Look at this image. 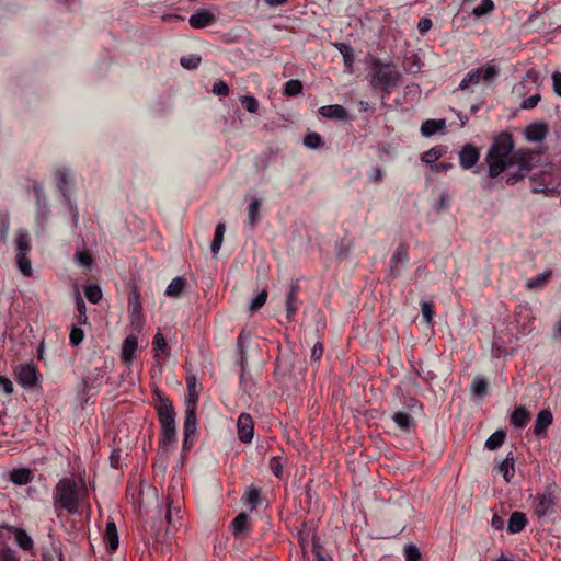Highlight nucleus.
I'll list each match as a JSON object with an SVG mask.
<instances>
[{
  "instance_id": "obj_1",
  "label": "nucleus",
  "mask_w": 561,
  "mask_h": 561,
  "mask_svg": "<svg viewBox=\"0 0 561 561\" xmlns=\"http://www.w3.org/2000/svg\"><path fill=\"white\" fill-rule=\"evenodd\" d=\"M538 152L529 149L514 150L513 137L507 131L500 133L493 140L485 160L489 165V176L497 178L502 172L517 167L506 175V184L515 185L525 179L534 168Z\"/></svg>"
},
{
  "instance_id": "obj_2",
  "label": "nucleus",
  "mask_w": 561,
  "mask_h": 561,
  "mask_svg": "<svg viewBox=\"0 0 561 561\" xmlns=\"http://www.w3.org/2000/svg\"><path fill=\"white\" fill-rule=\"evenodd\" d=\"M370 84L375 90H380L382 96H389L396 88L402 76L396 69L393 64L383 62L381 59L374 57L370 64Z\"/></svg>"
},
{
  "instance_id": "obj_3",
  "label": "nucleus",
  "mask_w": 561,
  "mask_h": 561,
  "mask_svg": "<svg viewBox=\"0 0 561 561\" xmlns=\"http://www.w3.org/2000/svg\"><path fill=\"white\" fill-rule=\"evenodd\" d=\"M53 500L56 508L76 514L80 506V493L76 481L72 478H61L56 484Z\"/></svg>"
},
{
  "instance_id": "obj_4",
  "label": "nucleus",
  "mask_w": 561,
  "mask_h": 561,
  "mask_svg": "<svg viewBox=\"0 0 561 561\" xmlns=\"http://www.w3.org/2000/svg\"><path fill=\"white\" fill-rule=\"evenodd\" d=\"M157 412L162 428V435L159 442L160 447L164 449H168L170 446L174 447L176 444V423L172 402L165 398H160Z\"/></svg>"
},
{
  "instance_id": "obj_5",
  "label": "nucleus",
  "mask_w": 561,
  "mask_h": 561,
  "mask_svg": "<svg viewBox=\"0 0 561 561\" xmlns=\"http://www.w3.org/2000/svg\"><path fill=\"white\" fill-rule=\"evenodd\" d=\"M561 493L556 483H548L542 492H538L533 502V512L538 519H542L556 513V506Z\"/></svg>"
},
{
  "instance_id": "obj_6",
  "label": "nucleus",
  "mask_w": 561,
  "mask_h": 561,
  "mask_svg": "<svg viewBox=\"0 0 561 561\" xmlns=\"http://www.w3.org/2000/svg\"><path fill=\"white\" fill-rule=\"evenodd\" d=\"M15 263L23 276L30 277L33 274L32 263L28 257L32 251L31 236L24 228H20L15 232Z\"/></svg>"
},
{
  "instance_id": "obj_7",
  "label": "nucleus",
  "mask_w": 561,
  "mask_h": 561,
  "mask_svg": "<svg viewBox=\"0 0 561 561\" xmlns=\"http://www.w3.org/2000/svg\"><path fill=\"white\" fill-rule=\"evenodd\" d=\"M499 73H500L499 67L495 65H492V64H486L485 67L472 69L468 73L465 75V77L462 78V80L459 84V89L466 90L471 84H478L482 80H484L486 82H492L495 80V78L499 76Z\"/></svg>"
},
{
  "instance_id": "obj_8",
  "label": "nucleus",
  "mask_w": 561,
  "mask_h": 561,
  "mask_svg": "<svg viewBox=\"0 0 561 561\" xmlns=\"http://www.w3.org/2000/svg\"><path fill=\"white\" fill-rule=\"evenodd\" d=\"M57 176H58V183H57L58 188L60 190L65 199H67L68 204L70 205L72 221H73V225L76 226L78 224L79 213H78L77 206L73 205L72 201H71L72 194H71V190H70V184L72 183V175L68 170L59 169L57 171Z\"/></svg>"
},
{
  "instance_id": "obj_9",
  "label": "nucleus",
  "mask_w": 561,
  "mask_h": 561,
  "mask_svg": "<svg viewBox=\"0 0 561 561\" xmlns=\"http://www.w3.org/2000/svg\"><path fill=\"white\" fill-rule=\"evenodd\" d=\"M410 261L409 247L404 243H400L391 259H390V268L389 275L392 278H398L401 276L402 270L408 265Z\"/></svg>"
},
{
  "instance_id": "obj_10",
  "label": "nucleus",
  "mask_w": 561,
  "mask_h": 561,
  "mask_svg": "<svg viewBox=\"0 0 561 561\" xmlns=\"http://www.w3.org/2000/svg\"><path fill=\"white\" fill-rule=\"evenodd\" d=\"M128 309L130 312V320L133 325L141 329L142 327V304L140 291L134 286L128 294Z\"/></svg>"
},
{
  "instance_id": "obj_11",
  "label": "nucleus",
  "mask_w": 561,
  "mask_h": 561,
  "mask_svg": "<svg viewBox=\"0 0 561 561\" xmlns=\"http://www.w3.org/2000/svg\"><path fill=\"white\" fill-rule=\"evenodd\" d=\"M15 379L24 388H33L38 381V371L33 364H22L14 369Z\"/></svg>"
},
{
  "instance_id": "obj_12",
  "label": "nucleus",
  "mask_w": 561,
  "mask_h": 561,
  "mask_svg": "<svg viewBox=\"0 0 561 561\" xmlns=\"http://www.w3.org/2000/svg\"><path fill=\"white\" fill-rule=\"evenodd\" d=\"M237 432L238 438L244 443L249 444L253 439L254 435V421L253 417L249 413H241L237 421Z\"/></svg>"
},
{
  "instance_id": "obj_13",
  "label": "nucleus",
  "mask_w": 561,
  "mask_h": 561,
  "mask_svg": "<svg viewBox=\"0 0 561 561\" xmlns=\"http://www.w3.org/2000/svg\"><path fill=\"white\" fill-rule=\"evenodd\" d=\"M196 410L197 404H195L193 401L192 403H186L183 435L186 437L193 436V439H196L198 435Z\"/></svg>"
},
{
  "instance_id": "obj_14",
  "label": "nucleus",
  "mask_w": 561,
  "mask_h": 561,
  "mask_svg": "<svg viewBox=\"0 0 561 561\" xmlns=\"http://www.w3.org/2000/svg\"><path fill=\"white\" fill-rule=\"evenodd\" d=\"M299 285L293 283L286 296V319L289 322L295 320L301 304L299 300Z\"/></svg>"
},
{
  "instance_id": "obj_15",
  "label": "nucleus",
  "mask_w": 561,
  "mask_h": 561,
  "mask_svg": "<svg viewBox=\"0 0 561 561\" xmlns=\"http://www.w3.org/2000/svg\"><path fill=\"white\" fill-rule=\"evenodd\" d=\"M479 159L480 150L471 144H466L459 152V163L465 170L474 167Z\"/></svg>"
},
{
  "instance_id": "obj_16",
  "label": "nucleus",
  "mask_w": 561,
  "mask_h": 561,
  "mask_svg": "<svg viewBox=\"0 0 561 561\" xmlns=\"http://www.w3.org/2000/svg\"><path fill=\"white\" fill-rule=\"evenodd\" d=\"M231 531L234 537H241L252 531L251 517L248 513H239L230 524Z\"/></svg>"
},
{
  "instance_id": "obj_17",
  "label": "nucleus",
  "mask_w": 561,
  "mask_h": 561,
  "mask_svg": "<svg viewBox=\"0 0 561 561\" xmlns=\"http://www.w3.org/2000/svg\"><path fill=\"white\" fill-rule=\"evenodd\" d=\"M553 416L550 410L543 409L541 410L535 420L534 424V434L536 437L541 438L545 437L549 426L552 424Z\"/></svg>"
},
{
  "instance_id": "obj_18",
  "label": "nucleus",
  "mask_w": 561,
  "mask_h": 561,
  "mask_svg": "<svg viewBox=\"0 0 561 561\" xmlns=\"http://www.w3.org/2000/svg\"><path fill=\"white\" fill-rule=\"evenodd\" d=\"M138 348V339L137 336L130 334L128 335L123 344L121 350V359L124 363V365L129 366L135 356Z\"/></svg>"
},
{
  "instance_id": "obj_19",
  "label": "nucleus",
  "mask_w": 561,
  "mask_h": 561,
  "mask_svg": "<svg viewBox=\"0 0 561 561\" xmlns=\"http://www.w3.org/2000/svg\"><path fill=\"white\" fill-rule=\"evenodd\" d=\"M215 14H213L208 10H198L195 13H193L188 19V23L193 28H204L215 24Z\"/></svg>"
},
{
  "instance_id": "obj_20",
  "label": "nucleus",
  "mask_w": 561,
  "mask_h": 561,
  "mask_svg": "<svg viewBox=\"0 0 561 561\" xmlns=\"http://www.w3.org/2000/svg\"><path fill=\"white\" fill-rule=\"evenodd\" d=\"M548 125L546 123H533L525 128V137L528 141L539 142L546 139Z\"/></svg>"
},
{
  "instance_id": "obj_21",
  "label": "nucleus",
  "mask_w": 561,
  "mask_h": 561,
  "mask_svg": "<svg viewBox=\"0 0 561 561\" xmlns=\"http://www.w3.org/2000/svg\"><path fill=\"white\" fill-rule=\"evenodd\" d=\"M319 114L330 119L346 121L348 118L347 111L339 104L321 106Z\"/></svg>"
},
{
  "instance_id": "obj_22",
  "label": "nucleus",
  "mask_w": 561,
  "mask_h": 561,
  "mask_svg": "<svg viewBox=\"0 0 561 561\" xmlns=\"http://www.w3.org/2000/svg\"><path fill=\"white\" fill-rule=\"evenodd\" d=\"M104 542L106 546V549L110 552H114L118 548V533L116 525L113 520H108L105 526V533H104Z\"/></svg>"
},
{
  "instance_id": "obj_23",
  "label": "nucleus",
  "mask_w": 561,
  "mask_h": 561,
  "mask_svg": "<svg viewBox=\"0 0 561 561\" xmlns=\"http://www.w3.org/2000/svg\"><path fill=\"white\" fill-rule=\"evenodd\" d=\"M334 47L339 50V53L343 57V65H344L345 70L347 72L352 73L353 72V66H354V62H355L354 49L352 48L351 45H348L346 43H342V42L341 43H335Z\"/></svg>"
},
{
  "instance_id": "obj_24",
  "label": "nucleus",
  "mask_w": 561,
  "mask_h": 561,
  "mask_svg": "<svg viewBox=\"0 0 561 561\" xmlns=\"http://www.w3.org/2000/svg\"><path fill=\"white\" fill-rule=\"evenodd\" d=\"M262 500V492L259 488L250 485L242 494L241 502L249 506L251 511L255 510Z\"/></svg>"
},
{
  "instance_id": "obj_25",
  "label": "nucleus",
  "mask_w": 561,
  "mask_h": 561,
  "mask_svg": "<svg viewBox=\"0 0 561 561\" xmlns=\"http://www.w3.org/2000/svg\"><path fill=\"white\" fill-rule=\"evenodd\" d=\"M33 193L35 196L38 217L41 216L43 218H46V216L49 211L48 204H47V201L45 197L43 186L38 182L33 183Z\"/></svg>"
},
{
  "instance_id": "obj_26",
  "label": "nucleus",
  "mask_w": 561,
  "mask_h": 561,
  "mask_svg": "<svg viewBox=\"0 0 561 561\" xmlns=\"http://www.w3.org/2000/svg\"><path fill=\"white\" fill-rule=\"evenodd\" d=\"M497 471L501 473L506 482H511L515 473V459L512 451H510L502 462L497 466Z\"/></svg>"
},
{
  "instance_id": "obj_27",
  "label": "nucleus",
  "mask_w": 561,
  "mask_h": 561,
  "mask_svg": "<svg viewBox=\"0 0 561 561\" xmlns=\"http://www.w3.org/2000/svg\"><path fill=\"white\" fill-rule=\"evenodd\" d=\"M528 520L524 513L513 512L508 519L507 531L510 534L520 533L527 525Z\"/></svg>"
},
{
  "instance_id": "obj_28",
  "label": "nucleus",
  "mask_w": 561,
  "mask_h": 561,
  "mask_svg": "<svg viewBox=\"0 0 561 561\" xmlns=\"http://www.w3.org/2000/svg\"><path fill=\"white\" fill-rule=\"evenodd\" d=\"M530 412L525 407H517L511 415V424L516 428H524L530 421Z\"/></svg>"
},
{
  "instance_id": "obj_29",
  "label": "nucleus",
  "mask_w": 561,
  "mask_h": 561,
  "mask_svg": "<svg viewBox=\"0 0 561 561\" xmlns=\"http://www.w3.org/2000/svg\"><path fill=\"white\" fill-rule=\"evenodd\" d=\"M446 127L445 119H426L421 125V134L431 137Z\"/></svg>"
},
{
  "instance_id": "obj_30",
  "label": "nucleus",
  "mask_w": 561,
  "mask_h": 561,
  "mask_svg": "<svg viewBox=\"0 0 561 561\" xmlns=\"http://www.w3.org/2000/svg\"><path fill=\"white\" fill-rule=\"evenodd\" d=\"M446 152L444 146H434L421 156V161L432 168L436 161Z\"/></svg>"
},
{
  "instance_id": "obj_31",
  "label": "nucleus",
  "mask_w": 561,
  "mask_h": 561,
  "mask_svg": "<svg viewBox=\"0 0 561 561\" xmlns=\"http://www.w3.org/2000/svg\"><path fill=\"white\" fill-rule=\"evenodd\" d=\"M489 391V381L485 377L479 375L476 376L471 383V392L478 398H484Z\"/></svg>"
},
{
  "instance_id": "obj_32",
  "label": "nucleus",
  "mask_w": 561,
  "mask_h": 561,
  "mask_svg": "<svg viewBox=\"0 0 561 561\" xmlns=\"http://www.w3.org/2000/svg\"><path fill=\"white\" fill-rule=\"evenodd\" d=\"M33 474L30 469H14L10 473L11 481L16 485H25L32 481Z\"/></svg>"
},
{
  "instance_id": "obj_33",
  "label": "nucleus",
  "mask_w": 561,
  "mask_h": 561,
  "mask_svg": "<svg viewBox=\"0 0 561 561\" xmlns=\"http://www.w3.org/2000/svg\"><path fill=\"white\" fill-rule=\"evenodd\" d=\"M152 346L154 350V358L160 360L162 355H169V347L164 336L158 332L152 340Z\"/></svg>"
},
{
  "instance_id": "obj_34",
  "label": "nucleus",
  "mask_w": 561,
  "mask_h": 561,
  "mask_svg": "<svg viewBox=\"0 0 561 561\" xmlns=\"http://www.w3.org/2000/svg\"><path fill=\"white\" fill-rule=\"evenodd\" d=\"M393 422L397 424V426L404 432H409L413 424V419L411 414L403 411H398L392 415Z\"/></svg>"
},
{
  "instance_id": "obj_35",
  "label": "nucleus",
  "mask_w": 561,
  "mask_h": 561,
  "mask_svg": "<svg viewBox=\"0 0 561 561\" xmlns=\"http://www.w3.org/2000/svg\"><path fill=\"white\" fill-rule=\"evenodd\" d=\"M186 286V280L183 277H175L171 280L165 289V295L168 297L178 298L182 295L184 288Z\"/></svg>"
},
{
  "instance_id": "obj_36",
  "label": "nucleus",
  "mask_w": 561,
  "mask_h": 561,
  "mask_svg": "<svg viewBox=\"0 0 561 561\" xmlns=\"http://www.w3.org/2000/svg\"><path fill=\"white\" fill-rule=\"evenodd\" d=\"M105 376V371L103 367H95L90 374L84 378V382L87 386L91 388H99L103 383V379Z\"/></svg>"
},
{
  "instance_id": "obj_37",
  "label": "nucleus",
  "mask_w": 561,
  "mask_h": 561,
  "mask_svg": "<svg viewBox=\"0 0 561 561\" xmlns=\"http://www.w3.org/2000/svg\"><path fill=\"white\" fill-rule=\"evenodd\" d=\"M14 537H15V541H16L18 546L21 549H23L25 551H30L33 548V546H34L33 539L24 529L16 528L15 533H14Z\"/></svg>"
},
{
  "instance_id": "obj_38",
  "label": "nucleus",
  "mask_w": 561,
  "mask_h": 561,
  "mask_svg": "<svg viewBox=\"0 0 561 561\" xmlns=\"http://www.w3.org/2000/svg\"><path fill=\"white\" fill-rule=\"evenodd\" d=\"M262 206L261 199H253L248 207V221L252 227H255L260 221V208Z\"/></svg>"
},
{
  "instance_id": "obj_39",
  "label": "nucleus",
  "mask_w": 561,
  "mask_h": 561,
  "mask_svg": "<svg viewBox=\"0 0 561 561\" xmlns=\"http://www.w3.org/2000/svg\"><path fill=\"white\" fill-rule=\"evenodd\" d=\"M313 534L318 535L317 531L308 525V523H304L302 528L297 534L298 542L304 550L308 546L309 541L312 542Z\"/></svg>"
},
{
  "instance_id": "obj_40",
  "label": "nucleus",
  "mask_w": 561,
  "mask_h": 561,
  "mask_svg": "<svg viewBox=\"0 0 561 561\" xmlns=\"http://www.w3.org/2000/svg\"><path fill=\"white\" fill-rule=\"evenodd\" d=\"M312 554L314 556L316 561H333L330 553H323L322 546L320 545V538L316 534L312 535Z\"/></svg>"
},
{
  "instance_id": "obj_41",
  "label": "nucleus",
  "mask_w": 561,
  "mask_h": 561,
  "mask_svg": "<svg viewBox=\"0 0 561 561\" xmlns=\"http://www.w3.org/2000/svg\"><path fill=\"white\" fill-rule=\"evenodd\" d=\"M506 437V433L502 430L494 432L485 442V448L489 450H495L503 445Z\"/></svg>"
},
{
  "instance_id": "obj_42",
  "label": "nucleus",
  "mask_w": 561,
  "mask_h": 561,
  "mask_svg": "<svg viewBox=\"0 0 561 561\" xmlns=\"http://www.w3.org/2000/svg\"><path fill=\"white\" fill-rule=\"evenodd\" d=\"M225 231H226L225 224L224 222L217 224V226L215 228V236H214V239L210 244L213 253L219 252L222 241H224Z\"/></svg>"
},
{
  "instance_id": "obj_43",
  "label": "nucleus",
  "mask_w": 561,
  "mask_h": 561,
  "mask_svg": "<svg viewBox=\"0 0 561 561\" xmlns=\"http://www.w3.org/2000/svg\"><path fill=\"white\" fill-rule=\"evenodd\" d=\"M551 271L543 272L541 274L536 275L535 277L528 279L527 287L529 289H539L541 288L551 277Z\"/></svg>"
},
{
  "instance_id": "obj_44",
  "label": "nucleus",
  "mask_w": 561,
  "mask_h": 561,
  "mask_svg": "<svg viewBox=\"0 0 561 561\" xmlns=\"http://www.w3.org/2000/svg\"><path fill=\"white\" fill-rule=\"evenodd\" d=\"M302 82L298 79L288 80L284 87V94L287 96H296L302 92Z\"/></svg>"
},
{
  "instance_id": "obj_45",
  "label": "nucleus",
  "mask_w": 561,
  "mask_h": 561,
  "mask_svg": "<svg viewBox=\"0 0 561 561\" xmlns=\"http://www.w3.org/2000/svg\"><path fill=\"white\" fill-rule=\"evenodd\" d=\"M495 9L494 2L492 0H482L480 5H477L472 10V14L476 18L484 16L491 13Z\"/></svg>"
},
{
  "instance_id": "obj_46",
  "label": "nucleus",
  "mask_w": 561,
  "mask_h": 561,
  "mask_svg": "<svg viewBox=\"0 0 561 561\" xmlns=\"http://www.w3.org/2000/svg\"><path fill=\"white\" fill-rule=\"evenodd\" d=\"M201 61H202V58L197 54H191L187 56H183L180 59L181 66L188 70L196 69L199 66Z\"/></svg>"
},
{
  "instance_id": "obj_47",
  "label": "nucleus",
  "mask_w": 561,
  "mask_h": 561,
  "mask_svg": "<svg viewBox=\"0 0 561 561\" xmlns=\"http://www.w3.org/2000/svg\"><path fill=\"white\" fill-rule=\"evenodd\" d=\"M304 145L310 149H318L323 145L322 137L318 133H308L304 138Z\"/></svg>"
},
{
  "instance_id": "obj_48",
  "label": "nucleus",
  "mask_w": 561,
  "mask_h": 561,
  "mask_svg": "<svg viewBox=\"0 0 561 561\" xmlns=\"http://www.w3.org/2000/svg\"><path fill=\"white\" fill-rule=\"evenodd\" d=\"M421 312L424 321L427 324L433 322V318L435 316V306L432 301H422L421 304Z\"/></svg>"
},
{
  "instance_id": "obj_49",
  "label": "nucleus",
  "mask_w": 561,
  "mask_h": 561,
  "mask_svg": "<svg viewBox=\"0 0 561 561\" xmlns=\"http://www.w3.org/2000/svg\"><path fill=\"white\" fill-rule=\"evenodd\" d=\"M87 299L92 304H98L102 298V290L98 285H89L84 289Z\"/></svg>"
},
{
  "instance_id": "obj_50",
  "label": "nucleus",
  "mask_w": 561,
  "mask_h": 561,
  "mask_svg": "<svg viewBox=\"0 0 561 561\" xmlns=\"http://www.w3.org/2000/svg\"><path fill=\"white\" fill-rule=\"evenodd\" d=\"M186 385L188 389V399L186 403H192V401L197 404L198 402V392L196 391V378L194 376H188L186 378Z\"/></svg>"
},
{
  "instance_id": "obj_51",
  "label": "nucleus",
  "mask_w": 561,
  "mask_h": 561,
  "mask_svg": "<svg viewBox=\"0 0 561 561\" xmlns=\"http://www.w3.org/2000/svg\"><path fill=\"white\" fill-rule=\"evenodd\" d=\"M404 561H420L422 556L414 545H405L403 548Z\"/></svg>"
},
{
  "instance_id": "obj_52",
  "label": "nucleus",
  "mask_w": 561,
  "mask_h": 561,
  "mask_svg": "<svg viewBox=\"0 0 561 561\" xmlns=\"http://www.w3.org/2000/svg\"><path fill=\"white\" fill-rule=\"evenodd\" d=\"M84 339V332L80 327L73 325L69 334V343L71 346H78Z\"/></svg>"
},
{
  "instance_id": "obj_53",
  "label": "nucleus",
  "mask_w": 561,
  "mask_h": 561,
  "mask_svg": "<svg viewBox=\"0 0 561 561\" xmlns=\"http://www.w3.org/2000/svg\"><path fill=\"white\" fill-rule=\"evenodd\" d=\"M241 105L249 113H256L259 110V101L252 95H244L241 98Z\"/></svg>"
},
{
  "instance_id": "obj_54",
  "label": "nucleus",
  "mask_w": 561,
  "mask_h": 561,
  "mask_svg": "<svg viewBox=\"0 0 561 561\" xmlns=\"http://www.w3.org/2000/svg\"><path fill=\"white\" fill-rule=\"evenodd\" d=\"M270 470L272 473L278 478L282 479L283 477V461L280 457L274 456L270 459Z\"/></svg>"
},
{
  "instance_id": "obj_55",
  "label": "nucleus",
  "mask_w": 561,
  "mask_h": 561,
  "mask_svg": "<svg viewBox=\"0 0 561 561\" xmlns=\"http://www.w3.org/2000/svg\"><path fill=\"white\" fill-rule=\"evenodd\" d=\"M267 291L262 290L251 302L250 310L251 312H256L260 310L266 302Z\"/></svg>"
},
{
  "instance_id": "obj_56",
  "label": "nucleus",
  "mask_w": 561,
  "mask_h": 561,
  "mask_svg": "<svg viewBox=\"0 0 561 561\" xmlns=\"http://www.w3.org/2000/svg\"><path fill=\"white\" fill-rule=\"evenodd\" d=\"M77 262L87 268H90L93 264V257L88 251H79L76 253Z\"/></svg>"
},
{
  "instance_id": "obj_57",
  "label": "nucleus",
  "mask_w": 561,
  "mask_h": 561,
  "mask_svg": "<svg viewBox=\"0 0 561 561\" xmlns=\"http://www.w3.org/2000/svg\"><path fill=\"white\" fill-rule=\"evenodd\" d=\"M213 93L219 96H226L230 92L229 85L224 80H218L213 85Z\"/></svg>"
},
{
  "instance_id": "obj_58",
  "label": "nucleus",
  "mask_w": 561,
  "mask_h": 561,
  "mask_svg": "<svg viewBox=\"0 0 561 561\" xmlns=\"http://www.w3.org/2000/svg\"><path fill=\"white\" fill-rule=\"evenodd\" d=\"M367 176H368L369 181H371L374 183H379L382 181V179L385 176V172L381 168L374 167L368 171Z\"/></svg>"
},
{
  "instance_id": "obj_59",
  "label": "nucleus",
  "mask_w": 561,
  "mask_h": 561,
  "mask_svg": "<svg viewBox=\"0 0 561 561\" xmlns=\"http://www.w3.org/2000/svg\"><path fill=\"white\" fill-rule=\"evenodd\" d=\"M540 100H541L540 94L536 93V94L525 99L523 101V103L520 104V108H523V110H531V108L537 106V104L539 103Z\"/></svg>"
},
{
  "instance_id": "obj_60",
  "label": "nucleus",
  "mask_w": 561,
  "mask_h": 561,
  "mask_svg": "<svg viewBox=\"0 0 561 561\" xmlns=\"http://www.w3.org/2000/svg\"><path fill=\"white\" fill-rule=\"evenodd\" d=\"M0 561H20V559L13 549L5 547L0 550Z\"/></svg>"
},
{
  "instance_id": "obj_61",
  "label": "nucleus",
  "mask_w": 561,
  "mask_h": 561,
  "mask_svg": "<svg viewBox=\"0 0 561 561\" xmlns=\"http://www.w3.org/2000/svg\"><path fill=\"white\" fill-rule=\"evenodd\" d=\"M433 26V22L430 18H421L417 23V30L421 35H424Z\"/></svg>"
},
{
  "instance_id": "obj_62",
  "label": "nucleus",
  "mask_w": 561,
  "mask_h": 561,
  "mask_svg": "<svg viewBox=\"0 0 561 561\" xmlns=\"http://www.w3.org/2000/svg\"><path fill=\"white\" fill-rule=\"evenodd\" d=\"M323 344L320 342L316 343L311 350V360L319 362L323 355Z\"/></svg>"
},
{
  "instance_id": "obj_63",
  "label": "nucleus",
  "mask_w": 561,
  "mask_h": 561,
  "mask_svg": "<svg viewBox=\"0 0 561 561\" xmlns=\"http://www.w3.org/2000/svg\"><path fill=\"white\" fill-rule=\"evenodd\" d=\"M0 388L7 394H11L14 391L12 381L9 378L1 376V375H0Z\"/></svg>"
},
{
  "instance_id": "obj_64",
  "label": "nucleus",
  "mask_w": 561,
  "mask_h": 561,
  "mask_svg": "<svg viewBox=\"0 0 561 561\" xmlns=\"http://www.w3.org/2000/svg\"><path fill=\"white\" fill-rule=\"evenodd\" d=\"M553 91L561 96V72L556 71L552 75Z\"/></svg>"
}]
</instances>
